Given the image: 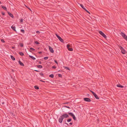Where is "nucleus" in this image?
<instances>
[{"label":"nucleus","instance_id":"21","mask_svg":"<svg viewBox=\"0 0 127 127\" xmlns=\"http://www.w3.org/2000/svg\"><path fill=\"white\" fill-rule=\"evenodd\" d=\"M19 54L21 56H23L24 55V54L22 52H19Z\"/></svg>","mask_w":127,"mask_h":127},{"label":"nucleus","instance_id":"18","mask_svg":"<svg viewBox=\"0 0 127 127\" xmlns=\"http://www.w3.org/2000/svg\"><path fill=\"white\" fill-rule=\"evenodd\" d=\"M1 7L3 9H4V10H7V8L6 7L3 6H1Z\"/></svg>","mask_w":127,"mask_h":127},{"label":"nucleus","instance_id":"25","mask_svg":"<svg viewBox=\"0 0 127 127\" xmlns=\"http://www.w3.org/2000/svg\"><path fill=\"white\" fill-rule=\"evenodd\" d=\"M39 74L40 75H41L43 77H44V74L42 73L41 72V73H39Z\"/></svg>","mask_w":127,"mask_h":127},{"label":"nucleus","instance_id":"46","mask_svg":"<svg viewBox=\"0 0 127 127\" xmlns=\"http://www.w3.org/2000/svg\"><path fill=\"white\" fill-rule=\"evenodd\" d=\"M34 71H35L37 72H39V71L38 70H34Z\"/></svg>","mask_w":127,"mask_h":127},{"label":"nucleus","instance_id":"6","mask_svg":"<svg viewBox=\"0 0 127 127\" xmlns=\"http://www.w3.org/2000/svg\"><path fill=\"white\" fill-rule=\"evenodd\" d=\"M66 46L67 49L69 51H72L73 50V49L72 48H69V47H70V45L68 44Z\"/></svg>","mask_w":127,"mask_h":127},{"label":"nucleus","instance_id":"20","mask_svg":"<svg viewBox=\"0 0 127 127\" xmlns=\"http://www.w3.org/2000/svg\"><path fill=\"white\" fill-rule=\"evenodd\" d=\"M80 5L81 7L85 10L86 9L84 7L83 5L82 4H80Z\"/></svg>","mask_w":127,"mask_h":127},{"label":"nucleus","instance_id":"23","mask_svg":"<svg viewBox=\"0 0 127 127\" xmlns=\"http://www.w3.org/2000/svg\"><path fill=\"white\" fill-rule=\"evenodd\" d=\"M65 124H66L68 126H71L72 124V123H69V125L67 123H65Z\"/></svg>","mask_w":127,"mask_h":127},{"label":"nucleus","instance_id":"22","mask_svg":"<svg viewBox=\"0 0 127 127\" xmlns=\"http://www.w3.org/2000/svg\"><path fill=\"white\" fill-rule=\"evenodd\" d=\"M73 119H74V120H76V118L75 117V116H74V115L73 116H72V117Z\"/></svg>","mask_w":127,"mask_h":127},{"label":"nucleus","instance_id":"5","mask_svg":"<svg viewBox=\"0 0 127 127\" xmlns=\"http://www.w3.org/2000/svg\"><path fill=\"white\" fill-rule=\"evenodd\" d=\"M56 35L57 36V37L59 39V40L62 42L63 43L64 41L63 39L59 35H58L57 34H56Z\"/></svg>","mask_w":127,"mask_h":127},{"label":"nucleus","instance_id":"36","mask_svg":"<svg viewBox=\"0 0 127 127\" xmlns=\"http://www.w3.org/2000/svg\"><path fill=\"white\" fill-rule=\"evenodd\" d=\"M86 12H87V13L89 14H90V12L88 11L86 9L85 10Z\"/></svg>","mask_w":127,"mask_h":127},{"label":"nucleus","instance_id":"45","mask_svg":"<svg viewBox=\"0 0 127 127\" xmlns=\"http://www.w3.org/2000/svg\"><path fill=\"white\" fill-rule=\"evenodd\" d=\"M2 15H4V14H5V13H4V12H2Z\"/></svg>","mask_w":127,"mask_h":127},{"label":"nucleus","instance_id":"33","mask_svg":"<svg viewBox=\"0 0 127 127\" xmlns=\"http://www.w3.org/2000/svg\"><path fill=\"white\" fill-rule=\"evenodd\" d=\"M58 76L60 77H61L62 76V75L61 74H58Z\"/></svg>","mask_w":127,"mask_h":127},{"label":"nucleus","instance_id":"37","mask_svg":"<svg viewBox=\"0 0 127 127\" xmlns=\"http://www.w3.org/2000/svg\"><path fill=\"white\" fill-rule=\"evenodd\" d=\"M52 68L54 69H56V67L55 66H53L52 67Z\"/></svg>","mask_w":127,"mask_h":127},{"label":"nucleus","instance_id":"13","mask_svg":"<svg viewBox=\"0 0 127 127\" xmlns=\"http://www.w3.org/2000/svg\"><path fill=\"white\" fill-rule=\"evenodd\" d=\"M11 28L13 31L16 32V31L15 30V26L14 27L12 26L11 27Z\"/></svg>","mask_w":127,"mask_h":127},{"label":"nucleus","instance_id":"17","mask_svg":"<svg viewBox=\"0 0 127 127\" xmlns=\"http://www.w3.org/2000/svg\"><path fill=\"white\" fill-rule=\"evenodd\" d=\"M94 96L95 97V98H96L97 99H99V98L98 97V96L97 95L95 94L94 95Z\"/></svg>","mask_w":127,"mask_h":127},{"label":"nucleus","instance_id":"9","mask_svg":"<svg viewBox=\"0 0 127 127\" xmlns=\"http://www.w3.org/2000/svg\"><path fill=\"white\" fill-rule=\"evenodd\" d=\"M48 47L50 52L51 53H53L54 52V51L53 49V48L49 46Z\"/></svg>","mask_w":127,"mask_h":127},{"label":"nucleus","instance_id":"51","mask_svg":"<svg viewBox=\"0 0 127 127\" xmlns=\"http://www.w3.org/2000/svg\"><path fill=\"white\" fill-rule=\"evenodd\" d=\"M2 103V104H4V102H1Z\"/></svg>","mask_w":127,"mask_h":127},{"label":"nucleus","instance_id":"47","mask_svg":"<svg viewBox=\"0 0 127 127\" xmlns=\"http://www.w3.org/2000/svg\"><path fill=\"white\" fill-rule=\"evenodd\" d=\"M38 53L39 54H41L42 53V52H38Z\"/></svg>","mask_w":127,"mask_h":127},{"label":"nucleus","instance_id":"39","mask_svg":"<svg viewBox=\"0 0 127 127\" xmlns=\"http://www.w3.org/2000/svg\"><path fill=\"white\" fill-rule=\"evenodd\" d=\"M54 62H55L56 64H58V62L56 60H54Z\"/></svg>","mask_w":127,"mask_h":127},{"label":"nucleus","instance_id":"14","mask_svg":"<svg viewBox=\"0 0 127 127\" xmlns=\"http://www.w3.org/2000/svg\"><path fill=\"white\" fill-rule=\"evenodd\" d=\"M29 57L34 60H35V58L32 56H31V55H29Z\"/></svg>","mask_w":127,"mask_h":127},{"label":"nucleus","instance_id":"44","mask_svg":"<svg viewBox=\"0 0 127 127\" xmlns=\"http://www.w3.org/2000/svg\"><path fill=\"white\" fill-rule=\"evenodd\" d=\"M39 63L40 64H41L42 63V62L41 61H39Z\"/></svg>","mask_w":127,"mask_h":127},{"label":"nucleus","instance_id":"11","mask_svg":"<svg viewBox=\"0 0 127 127\" xmlns=\"http://www.w3.org/2000/svg\"><path fill=\"white\" fill-rule=\"evenodd\" d=\"M19 64L21 66H24V64L22 63L21 62V61H19Z\"/></svg>","mask_w":127,"mask_h":127},{"label":"nucleus","instance_id":"27","mask_svg":"<svg viewBox=\"0 0 127 127\" xmlns=\"http://www.w3.org/2000/svg\"><path fill=\"white\" fill-rule=\"evenodd\" d=\"M71 121V119L70 118L68 119H67V121L68 122H70Z\"/></svg>","mask_w":127,"mask_h":127},{"label":"nucleus","instance_id":"41","mask_svg":"<svg viewBox=\"0 0 127 127\" xmlns=\"http://www.w3.org/2000/svg\"><path fill=\"white\" fill-rule=\"evenodd\" d=\"M11 115L13 116H15V115L13 113H11Z\"/></svg>","mask_w":127,"mask_h":127},{"label":"nucleus","instance_id":"43","mask_svg":"<svg viewBox=\"0 0 127 127\" xmlns=\"http://www.w3.org/2000/svg\"><path fill=\"white\" fill-rule=\"evenodd\" d=\"M65 107H66L67 108H68L69 109H70V108L69 107V106H65Z\"/></svg>","mask_w":127,"mask_h":127},{"label":"nucleus","instance_id":"42","mask_svg":"<svg viewBox=\"0 0 127 127\" xmlns=\"http://www.w3.org/2000/svg\"><path fill=\"white\" fill-rule=\"evenodd\" d=\"M20 22H23V20L22 19H21L20 20Z\"/></svg>","mask_w":127,"mask_h":127},{"label":"nucleus","instance_id":"40","mask_svg":"<svg viewBox=\"0 0 127 127\" xmlns=\"http://www.w3.org/2000/svg\"><path fill=\"white\" fill-rule=\"evenodd\" d=\"M40 81L41 82H45L44 81H43L42 80H40Z\"/></svg>","mask_w":127,"mask_h":127},{"label":"nucleus","instance_id":"2","mask_svg":"<svg viewBox=\"0 0 127 127\" xmlns=\"http://www.w3.org/2000/svg\"><path fill=\"white\" fill-rule=\"evenodd\" d=\"M121 35L127 41V36L126 35L122 32H121Z\"/></svg>","mask_w":127,"mask_h":127},{"label":"nucleus","instance_id":"48","mask_svg":"<svg viewBox=\"0 0 127 127\" xmlns=\"http://www.w3.org/2000/svg\"><path fill=\"white\" fill-rule=\"evenodd\" d=\"M36 32L38 33H40V32L38 31H37Z\"/></svg>","mask_w":127,"mask_h":127},{"label":"nucleus","instance_id":"24","mask_svg":"<svg viewBox=\"0 0 127 127\" xmlns=\"http://www.w3.org/2000/svg\"><path fill=\"white\" fill-rule=\"evenodd\" d=\"M54 75L53 74H51L49 76L52 78H53L54 77Z\"/></svg>","mask_w":127,"mask_h":127},{"label":"nucleus","instance_id":"34","mask_svg":"<svg viewBox=\"0 0 127 127\" xmlns=\"http://www.w3.org/2000/svg\"><path fill=\"white\" fill-rule=\"evenodd\" d=\"M1 41L2 42L4 43L5 42V41L3 39H1Z\"/></svg>","mask_w":127,"mask_h":127},{"label":"nucleus","instance_id":"53","mask_svg":"<svg viewBox=\"0 0 127 127\" xmlns=\"http://www.w3.org/2000/svg\"><path fill=\"white\" fill-rule=\"evenodd\" d=\"M30 51V52H32V51Z\"/></svg>","mask_w":127,"mask_h":127},{"label":"nucleus","instance_id":"29","mask_svg":"<svg viewBox=\"0 0 127 127\" xmlns=\"http://www.w3.org/2000/svg\"><path fill=\"white\" fill-rule=\"evenodd\" d=\"M64 68L65 69H68V70H70L69 68L68 67H65Z\"/></svg>","mask_w":127,"mask_h":127},{"label":"nucleus","instance_id":"28","mask_svg":"<svg viewBox=\"0 0 127 127\" xmlns=\"http://www.w3.org/2000/svg\"><path fill=\"white\" fill-rule=\"evenodd\" d=\"M20 46L21 47H23V43H20L19 44Z\"/></svg>","mask_w":127,"mask_h":127},{"label":"nucleus","instance_id":"7","mask_svg":"<svg viewBox=\"0 0 127 127\" xmlns=\"http://www.w3.org/2000/svg\"><path fill=\"white\" fill-rule=\"evenodd\" d=\"M83 99L84 101L87 102H90L91 101V99L88 98H84Z\"/></svg>","mask_w":127,"mask_h":127},{"label":"nucleus","instance_id":"3","mask_svg":"<svg viewBox=\"0 0 127 127\" xmlns=\"http://www.w3.org/2000/svg\"><path fill=\"white\" fill-rule=\"evenodd\" d=\"M99 33L101 35L104 37L105 38H106V36L102 32L100 31H99Z\"/></svg>","mask_w":127,"mask_h":127},{"label":"nucleus","instance_id":"50","mask_svg":"<svg viewBox=\"0 0 127 127\" xmlns=\"http://www.w3.org/2000/svg\"><path fill=\"white\" fill-rule=\"evenodd\" d=\"M14 48H15V47H12V49H14Z\"/></svg>","mask_w":127,"mask_h":127},{"label":"nucleus","instance_id":"26","mask_svg":"<svg viewBox=\"0 0 127 127\" xmlns=\"http://www.w3.org/2000/svg\"><path fill=\"white\" fill-rule=\"evenodd\" d=\"M34 88L36 89H38L39 88L37 86H35L34 87Z\"/></svg>","mask_w":127,"mask_h":127},{"label":"nucleus","instance_id":"1","mask_svg":"<svg viewBox=\"0 0 127 127\" xmlns=\"http://www.w3.org/2000/svg\"><path fill=\"white\" fill-rule=\"evenodd\" d=\"M119 48L121 50V52L122 54H125L127 53V51H126L122 46H120L119 47Z\"/></svg>","mask_w":127,"mask_h":127},{"label":"nucleus","instance_id":"8","mask_svg":"<svg viewBox=\"0 0 127 127\" xmlns=\"http://www.w3.org/2000/svg\"><path fill=\"white\" fill-rule=\"evenodd\" d=\"M64 119L61 116L58 119V121L59 123H62V121Z\"/></svg>","mask_w":127,"mask_h":127},{"label":"nucleus","instance_id":"32","mask_svg":"<svg viewBox=\"0 0 127 127\" xmlns=\"http://www.w3.org/2000/svg\"><path fill=\"white\" fill-rule=\"evenodd\" d=\"M35 43L37 44H39V43L37 41H35Z\"/></svg>","mask_w":127,"mask_h":127},{"label":"nucleus","instance_id":"31","mask_svg":"<svg viewBox=\"0 0 127 127\" xmlns=\"http://www.w3.org/2000/svg\"><path fill=\"white\" fill-rule=\"evenodd\" d=\"M30 49L32 51H34L35 50L32 47L30 48Z\"/></svg>","mask_w":127,"mask_h":127},{"label":"nucleus","instance_id":"52","mask_svg":"<svg viewBox=\"0 0 127 127\" xmlns=\"http://www.w3.org/2000/svg\"><path fill=\"white\" fill-rule=\"evenodd\" d=\"M1 2H0V4H1Z\"/></svg>","mask_w":127,"mask_h":127},{"label":"nucleus","instance_id":"49","mask_svg":"<svg viewBox=\"0 0 127 127\" xmlns=\"http://www.w3.org/2000/svg\"><path fill=\"white\" fill-rule=\"evenodd\" d=\"M68 102H65L64 103V104H67L68 103Z\"/></svg>","mask_w":127,"mask_h":127},{"label":"nucleus","instance_id":"4","mask_svg":"<svg viewBox=\"0 0 127 127\" xmlns=\"http://www.w3.org/2000/svg\"><path fill=\"white\" fill-rule=\"evenodd\" d=\"M61 116L63 118V119H64L65 118H68L69 117L68 115V114H66V113H65V114H63Z\"/></svg>","mask_w":127,"mask_h":127},{"label":"nucleus","instance_id":"35","mask_svg":"<svg viewBox=\"0 0 127 127\" xmlns=\"http://www.w3.org/2000/svg\"><path fill=\"white\" fill-rule=\"evenodd\" d=\"M48 57H45L44 58V59L45 60H47L48 59Z\"/></svg>","mask_w":127,"mask_h":127},{"label":"nucleus","instance_id":"10","mask_svg":"<svg viewBox=\"0 0 127 127\" xmlns=\"http://www.w3.org/2000/svg\"><path fill=\"white\" fill-rule=\"evenodd\" d=\"M117 86L118 87H121L122 88H123L124 87L123 86L121 85L120 84H117Z\"/></svg>","mask_w":127,"mask_h":127},{"label":"nucleus","instance_id":"12","mask_svg":"<svg viewBox=\"0 0 127 127\" xmlns=\"http://www.w3.org/2000/svg\"><path fill=\"white\" fill-rule=\"evenodd\" d=\"M8 14L12 18L13 17V16L12 14L11 13L9 12H8Z\"/></svg>","mask_w":127,"mask_h":127},{"label":"nucleus","instance_id":"15","mask_svg":"<svg viewBox=\"0 0 127 127\" xmlns=\"http://www.w3.org/2000/svg\"><path fill=\"white\" fill-rule=\"evenodd\" d=\"M37 67L39 68H42V66L41 65H37Z\"/></svg>","mask_w":127,"mask_h":127},{"label":"nucleus","instance_id":"38","mask_svg":"<svg viewBox=\"0 0 127 127\" xmlns=\"http://www.w3.org/2000/svg\"><path fill=\"white\" fill-rule=\"evenodd\" d=\"M91 92H92V93L94 95L95 94L94 92L91 91Z\"/></svg>","mask_w":127,"mask_h":127},{"label":"nucleus","instance_id":"19","mask_svg":"<svg viewBox=\"0 0 127 127\" xmlns=\"http://www.w3.org/2000/svg\"><path fill=\"white\" fill-rule=\"evenodd\" d=\"M11 59L13 61L15 60V58H14L13 56L12 55L11 56Z\"/></svg>","mask_w":127,"mask_h":127},{"label":"nucleus","instance_id":"16","mask_svg":"<svg viewBox=\"0 0 127 127\" xmlns=\"http://www.w3.org/2000/svg\"><path fill=\"white\" fill-rule=\"evenodd\" d=\"M68 114L72 117L74 115L71 112H68Z\"/></svg>","mask_w":127,"mask_h":127},{"label":"nucleus","instance_id":"30","mask_svg":"<svg viewBox=\"0 0 127 127\" xmlns=\"http://www.w3.org/2000/svg\"><path fill=\"white\" fill-rule=\"evenodd\" d=\"M21 32H23V33H24L25 32L24 30L23 29H21Z\"/></svg>","mask_w":127,"mask_h":127}]
</instances>
